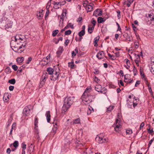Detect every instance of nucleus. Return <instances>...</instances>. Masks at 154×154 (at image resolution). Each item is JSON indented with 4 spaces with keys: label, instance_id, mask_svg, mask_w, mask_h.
I'll return each mask as SVG.
<instances>
[{
    "label": "nucleus",
    "instance_id": "f257e3e1",
    "mask_svg": "<svg viewBox=\"0 0 154 154\" xmlns=\"http://www.w3.org/2000/svg\"><path fill=\"white\" fill-rule=\"evenodd\" d=\"M90 91V89L89 90L87 88L81 98L82 102L85 105L90 103L95 98V96L91 95Z\"/></svg>",
    "mask_w": 154,
    "mask_h": 154
},
{
    "label": "nucleus",
    "instance_id": "f03ea898",
    "mask_svg": "<svg viewBox=\"0 0 154 154\" xmlns=\"http://www.w3.org/2000/svg\"><path fill=\"white\" fill-rule=\"evenodd\" d=\"M74 99V97H66L64 100V103L62 107V111L66 112L69 108L73 104Z\"/></svg>",
    "mask_w": 154,
    "mask_h": 154
},
{
    "label": "nucleus",
    "instance_id": "7ed1b4c3",
    "mask_svg": "<svg viewBox=\"0 0 154 154\" xmlns=\"http://www.w3.org/2000/svg\"><path fill=\"white\" fill-rule=\"evenodd\" d=\"M47 71L49 74L52 75L50 78L51 80L55 81L58 78L60 73L59 68H47Z\"/></svg>",
    "mask_w": 154,
    "mask_h": 154
},
{
    "label": "nucleus",
    "instance_id": "20e7f679",
    "mask_svg": "<svg viewBox=\"0 0 154 154\" xmlns=\"http://www.w3.org/2000/svg\"><path fill=\"white\" fill-rule=\"evenodd\" d=\"M113 126L114 127L115 130L116 132H119L120 131L122 127L121 123L119 117H117Z\"/></svg>",
    "mask_w": 154,
    "mask_h": 154
},
{
    "label": "nucleus",
    "instance_id": "39448f33",
    "mask_svg": "<svg viewBox=\"0 0 154 154\" xmlns=\"http://www.w3.org/2000/svg\"><path fill=\"white\" fill-rule=\"evenodd\" d=\"M95 89L97 91L103 94H106L107 92V90L106 88H102L101 85H97L95 86Z\"/></svg>",
    "mask_w": 154,
    "mask_h": 154
},
{
    "label": "nucleus",
    "instance_id": "423d86ee",
    "mask_svg": "<svg viewBox=\"0 0 154 154\" xmlns=\"http://www.w3.org/2000/svg\"><path fill=\"white\" fill-rule=\"evenodd\" d=\"M48 74L46 72H44L42 76L41 79L39 84V88H41L45 84V79L48 77Z\"/></svg>",
    "mask_w": 154,
    "mask_h": 154
},
{
    "label": "nucleus",
    "instance_id": "0eeeda50",
    "mask_svg": "<svg viewBox=\"0 0 154 154\" xmlns=\"http://www.w3.org/2000/svg\"><path fill=\"white\" fill-rule=\"evenodd\" d=\"M32 109L31 108V106L29 105L26 106L23 110V114L25 116H28L30 114V112H32Z\"/></svg>",
    "mask_w": 154,
    "mask_h": 154
},
{
    "label": "nucleus",
    "instance_id": "6e6552de",
    "mask_svg": "<svg viewBox=\"0 0 154 154\" xmlns=\"http://www.w3.org/2000/svg\"><path fill=\"white\" fill-rule=\"evenodd\" d=\"M96 140L98 141V142L100 143L107 142L108 141V139L107 138H104L100 136L97 137Z\"/></svg>",
    "mask_w": 154,
    "mask_h": 154
},
{
    "label": "nucleus",
    "instance_id": "1a4fd4ad",
    "mask_svg": "<svg viewBox=\"0 0 154 154\" xmlns=\"http://www.w3.org/2000/svg\"><path fill=\"white\" fill-rule=\"evenodd\" d=\"M148 18L151 23L154 24V11H150L148 14Z\"/></svg>",
    "mask_w": 154,
    "mask_h": 154
},
{
    "label": "nucleus",
    "instance_id": "9d476101",
    "mask_svg": "<svg viewBox=\"0 0 154 154\" xmlns=\"http://www.w3.org/2000/svg\"><path fill=\"white\" fill-rule=\"evenodd\" d=\"M53 123L54 125V126L52 128L51 133L53 135H54L56 133V131L57 128V121L54 120Z\"/></svg>",
    "mask_w": 154,
    "mask_h": 154
},
{
    "label": "nucleus",
    "instance_id": "9b49d317",
    "mask_svg": "<svg viewBox=\"0 0 154 154\" xmlns=\"http://www.w3.org/2000/svg\"><path fill=\"white\" fill-rule=\"evenodd\" d=\"M38 119L37 116H35V117L34 121V125L35 131V132L37 133V134L38 133Z\"/></svg>",
    "mask_w": 154,
    "mask_h": 154
},
{
    "label": "nucleus",
    "instance_id": "f8f14e48",
    "mask_svg": "<svg viewBox=\"0 0 154 154\" xmlns=\"http://www.w3.org/2000/svg\"><path fill=\"white\" fill-rule=\"evenodd\" d=\"M45 116H46V119L47 122L48 123H50L51 119L50 112L49 111H46L45 113Z\"/></svg>",
    "mask_w": 154,
    "mask_h": 154
},
{
    "label": "nucleus",
    "instance_id": "ddd939ff",
    "mask_svg": "<svg viewBox=\"0 0 154 154\" xmlns=\"http://www.w3.org/2000/svg\"><path fill=\"white\" fill-rule=\"evenodd\" d=\"M98 9H96L93 13V15L96 17L101 16L102 14V12L101 11H100L98 12Z\"/></svg>",
    "mask_w": 154,
    "mask_h": 154
},
{
    "label": "nucleus",
    "instance_id": "4468645a",
    "mask_svg": "<svg viewBox=\"0 0 154 154\" xmlns=\"http://www.w3.org/2000/svg\"><path fill=\"white\" fill-rule=\"evenodd\" d=\"M53 4L54 5V8L55 9H57L59 8L58 6L61 7V4L60 2H55L54 1L53 2Z\"/></svg>",
    "mask_w": 154,
    "mask_h": 154
},
{
    "label": "nucleus",
    "instance_id": "2eb2a0df",
    "mask_svg": "<svg viewBox=\"0 0 154 154\" xmlns=\"http://www.w3.org/2000/svg\"><path fill=\"white\" fill-rule=\"evenodd\" d=\"M13 22L11 21H8L6 24L5 26V29H7L12 27Z\"/></svg>",
    "mask_w": 154,
    "mask_h": 154
},
{
    "label": "nucleus",
    "instance_id": "dca6fc26",
    "mask_svg": "<svg viewBox=\"0 0 154 154\" xmlns=\"http://www.w3.org/2000/svg\"><path fill=\"white\" fill-rule=\"evenodd\" d=\"M96 56L99 59L103 58L104 56V52L103 51H101L98 52Z\"/></svg>",
    "mask_w": 154,
    "mask_h": 154
},
{
    "label": "nucleus",
    "instance_id": "f3484780",
    "mask_svg": "<svg viewBox=\"0 0 154 154\" xmlns=\"http://www.w3.org/2000/svg\"><path fill=\"white\" fill-rule=\"evenodd\" d=\"M86 9L87 12H91L92 11L93 8L91 5V3H90L88 5L87 7H86Z\"/></svg>",
    "mask_w": 154,
    "mask_h": 154
},
{
    "label": "nucleus",
    "instance_id": "a211bd4d",
    "mask_svg": "<svg viewBox=\"0 0 154 154\" xmlns=\"http://www.w3.org/2000/svg\"><path fill=\"white\" fill-rule=\"evenodd\" d=\"M20 36H22L20 35H17L14 37L15 42L17 44L19 43V41H20Z\"/></svg>",
    "mask_w": 154,
    "mask_h": 154
},
{
    "label": "nucleus",
    "instance_id": "6ab92c4d",
    "mask_svg": "<svg viewBox=\"0 0 154 154\" xmlns=\"http://www.w3.org/2000/svg\"><path fill=\"white\" fill-rule=\"evenodd\" d=\"M63 51V48L62 47H60L58 49V50L57 52V54L58 56L62 53Z\"/></svg>",
    "mask_w": 154,
    "mask_h": 154
},
{
    "label": "nucleus",
    "instance_id": "aec40b11",
    "mask_svg": "<svg viewBox=\"0 0 154 154\" xmlns=\"http://www.w3.org/2000/svg\"><path fill=\"white\" fill-rule=\"evenodd\" d=\"M73 124H79L80 123V120L79 118H77L73 120L72 122Z\"/></svg>",
    "mask_w": 154,
    "mask_h": 154
},
{
    "label": "nucleus",
    "instance_id": "412c9836",
    "mask_svg": "<svg viewBox=\"0 0 154 154\" xmlns=\"http://www.w3.org/2000/svg\"><path fill=\"white\" fill-rule=\"evenodd\" d=\"M100 38L99 36H97L94 39V42L95 43L94 46H97V42Z\"/></svg>",
    "mask_w": 154,
    "mask_h": 154
},
{
    "label": "nucleus",
    "instance_id": "4be33fe9",
    "mask_svg": "<svg viewBox=\"0 0 154 154\" xmlns=\"http://www.w3.org/2000/svg\"><path fill=\"white\" fill-rule=\"evenodd\" d=\"M26 43H25L24 45L22 44L20 46H19L17 48L18 52L20 53L24 51V49H23V50H21L20 51L19 50L21 49V48H22L23 47H25L26 46Z\"/></svg>",
    "mask_w": 154,
    "mask_h": 154
},
{
    "label": "nucleus",
    "instance_id": "5701e85b",
    "mask_svg": "<svg viewBox=\"0 0 154 154\" xmlns=\"http://www.w3.org/2000/svg\"><path fill=\"white\" fill-rule=\"evenodd\" d=\"M150 65L149 67H152L154 66V57H152L150 58Z\"/></svg>",
    "mask_w": 154,
    "mask_h": 154
},
{
    "label": "nucleus",
    "instance_id": "b1692460",
    "mask_svg": "<svg viewBox=\"0 0 154 154\" xmlns=\"http://www.w3.org/2000/svg\"><path fill=\"white\" fill-rule=\"evenodd\" d=\"M97 20L98 23H102L105 21V19L104 20L103 18L101 17H98Z\"/></svg>",
    "mask_w": 154,
    "mask_h": 154
},
{
    "label": "nucleus",
    "instance_id": "393cba45",
    "mask_svg": "<svg viewBox=\"0 0 154 154\" xmlns=\"http://www.w3.org/2000/svg\"><path fill=\"white\" fill-rule=\"evenodd\" d=\"M140 72L141 78L142 79H144L145 78V76L144 73L143 72V68H140Z\"/></svg>",
    "mask_w": 154,
    "mask_h": 154
},
{
    "label": "nucleus",
    "instance_id": "a878e982",
    "mask_svg": "<svg viewBox=\"0 0 154 154\" xmlns=\"http://www.w3.org/2000/svg\"><path fill=\"white\" fill-rule=\"evenodd\" d=\"M127 104L128 108H131L132 107V103L130 102L128 99L127 100Z\"/></svg>",
    "mask_w": 154,
    "mask_h": 154
},
{
    "label": "nucleus",
    "instance_id": "bb28decb",
    "mask_svg": "<svg viewBox=\"0 0 154 154\" xmlns=\"http://www.w3.org/2000/svg\"><path fill=\"white\" fill-rule=\"evenodd\" d=\"M24 58L23 57H18L17 59V61L18 63H22L24 60Z\"/></svg>",
    "mask_w": 154,
    "mask_h": 154
},
{
    "label": "nucleus",
    "instance_id": "cd10ccee",
    "mask_svg": "<svg viewBox=\"0 0 154 154\" xmlns=\"http://www.w3.org/2000/svg\"><path fill=\"white\" fill-rule=\"evenodd\" d=\"M94 111L92 107H90L88 110L87 114L88 115H90L92 112H93Z\"/></svg>",
    "mask_w": 154,
    "mask_h": 154
},
{
    "label": "nucleus",
    "instance_id": "c85d7f7f",
    "mask_svg": "<svg viewBox=\"0 0 154 154\" xmlns=\"http://www.w3.org/2000/svg\"><path fill=\"white\" fill-rule=\"evenodd\" d=\"M94 29V26H92L91 27L88 26V32L89 33H91L92 32Z\"/></svg>",
    "mask_w": 154,
    "mask_h": 154
},
{
    "label": "nucleus",
    "instance_id": "c756f323",
    "mask_svg": "<svg viewBox=\"0 0 154 154\" xmlns=\"http://www.w3.org/2000/svg\"><path fill=\"white\" fill-rule=\"evenodd\" d=\"M85 34V31H84V30H82L79 32L78 35L79 37L82 36Z\"/></svg>",
    "mask_w": 154,
    "mask_h": 154
},
{
    "label": "nucleus",
    "instance_id": "7c9ffc66",
    "mask_svg": "<svg viewBox=\"0 0 154 154\" xmlns=\"http://www.w3.org/2000/svg\"><path fill=\"white\" fill-rule=\"evenodd\" d=\"M8 82L11 84L14 85L16 82V81L14 79H13L9 80L8 81Z\"/></svg>",
    "mask_w": 154,
    "mask_h": 154
},
{
    "label": "nucleus",
    "instance_id": "2f4dec72",
    "mask_svg": "<svg viewBox=\"0 0 154 154\" xmlns=\"http://www.w3.org/2000/svg\"><path fill=\"white\" fill-rule=\"evenodd\" d=\"M34 146L33 145L32 143L31 144V145L29 146V150L31 152H32L34 150Z\"/></svg>",
    "mask_w": 154,
    "mask_h": 154
},
{
    "label": "nucleus",
    "instance_id": "473e14b6",
    "mask_svg": "<svg viewBox=\"0 0 154 154\" xmlns=\"http://www.w3.org/2000/svg\"><path fill=\"white\" fill-rule=\"evenodd\" d=\"M13 145L14 147L17 148L19 145L18 142L17 140L14 141L13 143Z\"/></svg>",
    "mask_w": 154,
    "mask_h": 154
},
{
    "label": "nucleus",
    "instance_id": "72a5a7b5",
    "mask_svg": "<svg viewBox=\"0 0 154 154\" xmlns=\"http://www.w3.org/2000/svg\"><path fill=\"white\" fill-rule=\"evenodd\" d=\"M108 55L109 57L112 60H115L116 59V57L113 55H111L109 53Z\"/></svg>",
    "mask_w": 154,
    "mask_h": 154
},
{
    "label": "nucleus",
    "instance_id": "f704fd0d",
    "mask_svg": "<svg viewBox=\"0 0 154 154\" xmlns=\"http://www.w3.org/2000/svg\"><path fill=\"white\" fill-rule=\"evenodd\" d=\"M88 3L89 2L88 1H84V2L83 3V6L85 8L87 7L89 5H88Z\"/></svg>",
    "mask_w": 154,
    "mask_h": 154
},
{
    "label": "nucleus",
    "instance_id": "c9c22d12",
    "mask_svg": "<svg viewBox=\"0 0 154 154\" xmlns=\"http://www.w3.org/2000/svg\"><path fill=\"white\" fill-rule=\"evenodd\" d=\"M64 16V14H63V13H62L60 16L59 15L58 16V18H59L60 17V22L61 21H63Z\"/></svg>",
    "mask_w": 154,
    "mask_h": 154
},
{
    "label": "nucleus",
    "instance_id": "e433bc0d",
    "mask_svg": "<svg viewBox=\"0 0 154 154\" xmlns=\"http://www.w3.org/2000/svg\"><path fill=\"white\" fill-rule=\"evenodd\" d=\"M126 133L127 134H130L132 133V131L131 129H128L126 130Z\"/></svg>",
    "mask_w": 154,
    "mask_h": 154
},
{
    "label": "nucleus",
    "instance_id": "4c0bfd02",
    "mask_svg": "<svg viewBox=\"0 0 154 154\" xmlns=\"http://www.w3.org/2000/svg\"><path fill=\"white\" fill-rule=\"evenodd\" d=\"M131 69L132 71H133L134 73V75H136L137 71L136 68H131Z\"/></svg>",
    "mask_w": 154,
    "mask_h": 154
},
{
    "label": "nucleus",
    "instance_id": "58836bf2",
    "mask_svg": "<svg viewBox=\"0 0 154 154\" xmlns=\"http://www.w3.org/2000/svg\"><path fill=\"white\" fill-rule=\"evenodd\" d=\"M114 106H110L109 107L107 108V112H110L114 108Z\"/></svg>",
    "mask_w": 154,
    "mask_h": 154
},
{
    "label": "nucleus",
    "instance_id": "ea45409f",
    "mask_svg": "<svg viewBox=\"0 0 154 154\" xmlns=\"http://www.w3.org/2000/svg\"><path fill=\"white\" fill-rule=\"evenodd\" d=\"M58 32L59 31L58 30H55L54 31H53L52 32V36H55L58 33Z\"/></svg>",
    "mask_w": 154,
    "mask_h": 154
},
{
    "label": "nucleus",
    "instance_id": "a19ab883",
    "mask_svg": "<svg viewBox=\"0 0 154 154\" xmlns=\"http://www.w3.org/2000/svg\"><path fill=\"white\" fill-rule=\"evenodd\" d=\"M7 94H5L3 97V100L5 102H7L8 101V99L7 98Z\"/></svg>",
    "mask_w": 154,
    "mask_h": 154
},
{
    "label": "nucleus",
    "instance_id": "79ce46f5",
    "mask_svg": "<svg viewBox=\"0 0 154 154\" xmlns=\"http://www.w3.org/2000/svg\"><path fill=\"white\" fill-rule=\"evenodd\" d=\"M72 31L70 30H68L66 31L65 32V35H68L70 34L71 33Z\"/></svg>",
    "mask_w": 154,
    "mask_h": 154
},
{
    "label": "nucleus",
    "instance_id": "37998d69",
    "mask_svg": "<svg viewBox=\"0 0 154 154\" xmlns=\"http://www.w3.org/2000/svg\"><path fill=\"white\" fill-rule=\"evenodd\" d=\"M91 23L93 25L92 26H94H94H95L96 24V21L94 19L92 18Z\"/></svg>",
    "mask_w": 154,
    "mask_h": 154
},
{
    "label": "nucleus",
    "instance_id": "c03bdc74",
    "mask_svg": "<svg viewBox=\"0 0 154 154\" xmlns=\"http://www.w3.org/2000/svg\"><path fill=\"white\" fill-rule=\"evenodd\" d=\"M22 147L23 150H24L26 149V145L25 144L24 142H23L22 143Z\"/></svg>",
    "mask_w": 154,
    "mask_h": 154
},
{
    "label": "nucleus",
    "instance_id": "a18cd8bd",
    "mask_svg": "<svg viewBox=\"0 0 154 154\" xmlns=\"http://www.w3.org/2000/svg\"><path fill=\"white\" fill-rule=\"evenodd\" d=\"M74 65L73 62L68 63V66L69 67H73Z\"/></svg>",
    "mask_w": 154,
    "mask_h": 154
},
{
    "label": "nucleus",
    "instance_id": "49530a36",
    "mask_svg": "<svg viewBox=\"0 0 154 154\" xmlns=\"http://www.w3.org/2000/svg\"><path fill=\"white\" fill-rule=\"evenodd\" d=\"M5 72L7 73H9L11 72V71L10 68H6Z\"/></svg>",
    "mask_w": 154,
    "mask_h": 154
},
{
    "label": "nucleus",
    "instance_id": "de8ad7c7",
    "mask_svg": "<svg viewBox=\"0 0 154 154\" xmlns=\"http://www.w3.org/2000/svg\"><path fill=\"white\" fill-rule=\"evenodd\" d=\"M125 61L126 62L127 66L129 67L130 66V62L129 60L126 59L125 60Z\"/></svg>",
    "mask_w": 154,
    "mask_h": 154
},
{
    "label": "nucleus",
    "instance_id": "09e8293b",
    "mask_svg": "<svg viewBox=\"0 0 154 154\" xmlns=\"http://www.w3.org/2000/svg\"><path fill=\"white\" fill-rule=\"evenodd\" d=\"M66 26H68V29L69 27H70L72 29H73L74 28L73 25H72L71 23H68Z\"/></svg>",
    "mask_w": 154,
    "mask_h": 154
},
{
    "label": "nucleus",
    "instance_id": "8fccbe9b",
    "mask_svg": "<svg viewBox=\"0 0 154 154\" xmlns=\"http://www.w3.org/2000/svg\"><path fill=\"white\" fill-rule=\"evenodd\" d=\"M50 54H49L48 56L46 57L45 58H46V59L47 60V62L46 63V64H47L49 61H50Z\"/></svg>",
    "mask_w": 154,
    "mask_h": 154
},
{
    "label": "nucleus",
    "instance_id": "3c124183",
    "mask_svg": "<svg viewBox=\"0 0 154 154\" xmlns=\"http://www.w3.org/2000/svg\"><path fill=\"white\" fill-rule=\"evenodd\" d=\"M154 140V138H153L152 139L149 141V144H148V148H149L150 147L151 144L152 143V142Z\"/></svg>",
    "mask_w": 154,
    "mask_h": 154
},
{
    "label": "nucleus",
    "instance_id": "603ef678",
    "mask_svg": "<svg viewBox=\"0 0 154 154\" xmlns=\"http://www.w3.org/2000/svg\"><path fill=\"white\" fill-rule=\"evenodd\" d=\"M94 71H95L94 72V74H98L100 73L99 71L96 68H95L94 69Z\"/></svg>",
    "mask_w": 154,
    "mask_h": 154
},
{
    "label": "nucleus",
    "instance_id": "864d4df0",
    "mask_svg": "<svg viewBox=\"0 0 154 154\" xmlns=\"http://www.w3.org/2000/svg\"><path fill=\"white\" fill-rule=\"evenodd\" d=\"M94 81L97 83L99 82L100 81V79H99L96 76H94Z\"/></svg>",
    "mask_w": 154,
    "mask_h": 154
},
{
    "label": "nucleus",
    "instance_id": "5fc2aeb1",
    "mask_svg": "<svg viewBox=\"0 0 154 154\" xmlns=\"http://www.w3.org/2000/svg\"><path fill=\"white\" fill-rule=\"evenodd\" d=\"M132 26L133 27V30L134 31L136 32L137 30L136 27V26H134V24H132Z\"/></svg>",
    "mask_w": 154,
    "mask_h": 154
},
{
    "label": "nucleus",
    "instance_id": "6e6d98bb",
    "mask_svg": "<svg viewBox=\"0 0 154 154\" xmlns=\"http://www.w3.org/2000/svg\"><path fill=\"white\" fill-rule=\"evenodd\" d=\"M117 13L118 14V15H117L118 17V18L119 19H120V17H121V14H120L121 12L120 11H117Z\"/></svg>",
    "mask_w": 154,
    "mask_h": 154
},
{
    "label": "nucleus",
    "instance_id": "4d7b16f0",
    "mask_svg": "<svg viewBox=\"0 0 154 154\" xmlns=\"http://www.w3.org/2000/svg\"><path fill=\"white\" fill-rule=\"evenodd\" d=\"M116 25L118 26V29L117 31H121V28L120 27V26L119 25V23L117 22H116Z\"/></svg>",
    "mask_w": 154,
    "mask_h": 154
},
{
    "label": "nucleus",
    "instance_id": "13d9d810",
    "mask_svg": "<svg viewBox=\"0 0 154 154\" xmlns=\"http://www.w3.org/2000/svg\"><path fill=\"white\" fill-rule=\"evenodd\" d=\"M32 58L31 57H29L28 58V60L26 61V63L28 64L29 63L30 61L32 60Z\"/></svg>",
    "mask_w": 154,
    "mask_h": 154
},
{
    "label": "nucleus",
    "instance_id": "bf43d9fd",
    "mask_svg": "<svg viewBox=\"0 0 154 154\" xmlns=\"http://www.w3.org/2000/svg\"><path fill=\"white\" fill-rule=\"evenodd\" d=\"M14 88V87L13 86H10L9 87V89L10 91H12Z\"/></svg>",
    "mask_w": 154,
    "mask_h": 154
},
{
    "label": "nucleus",
    "instance_id": "052dcab7",
    "mask_svg": "<svg viewBox=\"0 0 154 154\" xmlns=\"http://www.w3.org/2000/svg\"><path fill=\"white\" fill-rule=\"evenodd\" d=\"M148 131L149 133L150 134H151L153 132V131L152 130V129L151 130L150 128V127H149V128L148 129Z\"/></svg>",
    "mask_w": 154,
    "mask_h": 154
},
{
    "label": "nucleus",
    "instance_id": "680f3d73",
    "mask_svg": "<svg viewBox=\"0 0 154 154\" xmlns=\"http://www.w3.org/2000/svg\"><path fill=\"white\" fill-rule=\"evenodd\" d=\"M140 82V81H136V83L135 85V87H137L138 85H139Z\"/></svg>",
    "mask_w": 154,
    "mask_h": 154
},
{
    "label": "nucleus",
    "instance_id": "e2e57ef3",
    "mask_svg": "<svg viewBox=\"0 0 154 154\" xmlns=\"http://www.w3.org/2000/svg\"><path fill=\"white\" fill-rule=\"evenodd\" d=\"M126 5L127 6H128V7H129L131 5V2L129 1H128V0L126 1Z\"/></svg>",
    "mask_w": 154,
    "mask_h": 154
},
{
    "label": "nucleus",
    "instance_id": "0e129e2a",
    "mask_svg": "<svg viewBox=\"0 0 154 154\" xmlns=\"http://www.w3.org/2000/svg\"><path fill=\"white\" fill-rule=\"evenodd\" d=\"M69 42V40L68 39H66L65 40L64 44L66 46H67Z\"/></svg>",
    "mask_w": 154,
    "mask_h": 154
},
{
    "label": "nucleus",
    "instance_id": "69168bd1",
    "mask_svg": "<svg viewBox=\"0 0 154 154\" xmlns=\"http://www.w3.org/2000/svg\"><path fill=\"white\" fill-rule=\"evenodd\" d=\"M11 152V149L10 148H8L6 150V152L8 154H9Z\"/></svg>",
    "mask_w": 154,
    "mask_h": 154
},
{
    "label": "nucleus",
    "instance_id": "338daca9",
    "mask_svg": "<svg viewBox=\"0 0 154 154\" xmlns=\"http://www.w3.org/2000/svg\"><path fill=\"white\" fill-rule=\"evenodd\" d=\"M115 54L116 57H118L120 56V52H117Z\"/></svg>",
    "mask_w": 154,
    "mask_h": 154
},
{
    "label": "nucleus",
    "instance_id": "774afa93",
    "mask_svg": "<svg viewBox=\"0 0 154 154\" xmlns=\"http://www.w3.org/2000/svg\"><path fill=\"white\" fill-rule=\"evenodd\" d=\"M150 70L151 72L154 75V68H151L150 69Z\"/></svg>",
    "mask_w": 154,
    "mask_h": 154
}]
</instances>
